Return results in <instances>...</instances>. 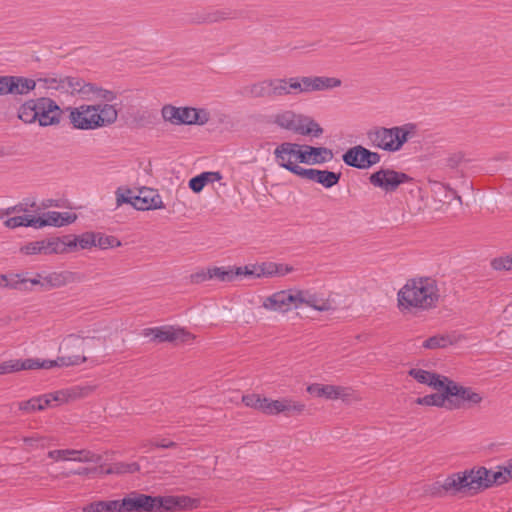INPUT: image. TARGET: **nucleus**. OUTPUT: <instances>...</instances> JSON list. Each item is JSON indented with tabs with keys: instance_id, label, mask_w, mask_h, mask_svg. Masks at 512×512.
Instances as JSON below:
<instances>
[{
	"instance_id": "1",
	"label": "nucleus",
	"mask_w": 512,
	"mask_h": 512,
	"mask_svg": "<svg viewBox=\"0 0 512 512\" xmlns=\"http://www.w3.org/2000/svg\"><path fill=\"white\" fill-rule=\"evenodd\" d=\"M439 289L434 279L420 277L409 279L398 291V307L402 312L418 313L437 306Z\"/></svg>"
},
{
	"instance_id": "2",
	"label": "nucleus",
	"mask_w": 512,
	"mask_h": 512,
	"mask_svg": "<svg viewBox=\"0 0 512 512\" xmlns=\"http://www.w3.org/2000/svg\"><path fill=\"white\" fill-rule=\"evenodd\" d=\"M69 123L77 130H95L107 127L116 122L118 111L114 105L105 104H81L76 107H68Z\"/></svg>"
},
{
	"instance_id": "3",
	"label": "nucleus",
	"mask_w": 512,
	"mask_h": 512,
	"mask_svg": "<svg viewBox=\"0 0 512 512\" xmlns=\"http://www.w3.org/2000/svg\"><path fill=\"white\" fill-rule=\"evenodd\" d=\"M18 118L25 124L38 123L41 127L57 126L63 116V110L49 97H38L22 103L17 111Z\"/></svg>"
},
{
	"instance_id": "4",
	"label": "nucleus",
	"mask_w": 512,
	"mask_h": 512,
	"mask_svg": "<svg viewBox=\"0 0 512 512\" xmlns=\"http://www.w3.org/2000/svg\"><path fill=\"white\" fill-rule=\"evenodd\" d=\"M415 128L414 124H405L390 128L375 126L366 132V137L371 147L394 153L402 149L403 145L414 134Z\"/></svg>"
},
{
	"instance_id": "5",
	"label": "nucleus",
	"mask_w": 512,
	"mask_h": 512,
	"mask_svg": "<svg viewBox=\"0 0 512 512\" xmlns=\"http://www.w3.org/2000/svg\"><path fill=\"white\" fill-rule=\"evenodd\" d=\"M274 123L280 128L303 136L319 137L322 127L312 118L286 110L274 116Z\"/></svg>"
},
{
	"instance_id": "6",
	"label": "nucleus",
	"mask_w": 512,
	"mask_h": 512,
	"mask_svg": "<svg viewBox=\"0 0 512 512\" xmlns=\"http://www.w3.org/2000/svg\"><path fill=\"white\" fill-rule=\"evenodd\" d=\"M161 116L172 125H205L210 120V113L206 109L176 107L172 104L161 108Z\"/></svg>"
},
{
	"instance_id": "7",
	"label": "nucleus",
	"mask_w": 512,
	"mask_h": 512,
	"mask_svg": "<svg viewBox=\"0 0 512 512\" xmlns=\"http://www.w3.org/2000/svg\"><path fill=\"white\" fill-rule=\"evenodd\" d=\"M449 410L470 409L483 401V396L471 387L463 386L447 378Z\"/></svg>"
},
{
	"instance_id": "8",
	"label": "nucleus",
	"mask_w": 512,
	"mask_h": 512,
	"mask_svg": "<svg viewBox=\"0 0 512 512\" xmlns=\"http://www.w3.org/2000/svg\"><path fill=\"white\" fill-rule=\"evenodd\" d=\"M73 249H75V244L64 242L63 237H49L27 243L21 247V252L25 255H52L65 254Z\"/></svg>"
},
{
	"instance_id": "9",
	"label": "nucleus",
	"mask_w": 512,
	"mask_h": 512,
	"mask_svg": "<svg viewBox=\"0 0 512 512\" xmlns=\"http://www.w3.org/2000/svg\"><path fill=\"white\" fill-rule=\"evenodd\" d=\"M300 154H302L301 144L292 142H283L274 150L276 163L297 176H300L305 169L297 164L300 163Z\"/></svg>"
},
{
	"instance_id": "10",
	"label": "nucleus",
	"mask_w": 512,
	"mask_h": 512,
	"mask_svg": "<svg viewBox=\"0 0 512 512\" xmlns=\"http://www.w3.org/2000/svg\"><path fill=\"white\" fill-rule=\"evenodd\" d=\"M412 180L408 174L391 168H381L369 176V183L385 193H393L400 185Z\"/></svg>"
},
{
	"instance_id": "11",
	"label": "nucleus",
	"mask_w": 512,
	"mask_h": 512,
	"mask_svg": "<svg viewBox=\"0 0 512 512\" xmlns=\"http://www.w3.org/2000/svg\"><path fill=\"white\" fill-rule=\"evenodd\" d=\"M94 338H82L80 336L70 334L63 339L59 346L60 358L70 357L71 366H79L86 362V348L90 343L94 342Z\"/></svg>"
},
{
	"instance_id": "12",
	"label": "nucleus",
	"mask_w": 512,
	"mask_h": 512,
	"mask_svg": "<svg viewBox=\"0 0 512 512\" xmlns=\"http://www.w3.org/2000/svg\"><path fill=\"white\" fill-rule=\"evenodd\" d=\"M434 497H444L446 495L456 496L465 494L468 491L467 476L464 471L455 472L448 475L442 482H435L429 489Z\"/></svg>"
},
{
	"instance_id": "13",
	"label": "nucleus",
	"mask_w": 512,
	"mask_h": 512,
	"mask_svg": "<svg viewBox=\"0 0 512 512\" xmlns=\"http://www.w3.org/2000/svg\"><path fill=\"white\" fill-rule=\"evenodd\" d=\"M342 160L347 166L367 170L381 161V155L362 145H356L342 155Z\"/></svg>"
},
{
	"instance_id": "14",
	"label": "nucleus",
	"mask_w": 512,
	"mask_h": 512,
	"mask_svg": "<svg viewBox=\"0 0 512 512\" xmlns=\"http://www.w3.org/2000/svg\"><path fill=\"white\" fill-rule=\"evenodd\" d=\"M141 334L158 343L175 341L185 342L192 338L191 334L185 329L169 325L145 328L142 330Z\"/></svg>"
},
{
	"instance_id": "15",
	"label": "nucleus",
	"mask_w": 512,
	"mask_h": 512,
	"mask_svg": "<svg viewBox=\"0 0 512 512\" xmlns=\"http://www.w3.org/2000/svg\"><path fill=\"white\" fill-rule=\"evenodd\" d=\"M298 290H282L273 293L263 301V307L267 310L286 312L291 307L298 308Z\"/></svg>"
},
{
	"instance_id": "16",
	"label": "nucleus",
	"mask_w": 512,
	"mask_h": 512,
	"mask_svg": "<svg viewBox=\"0 0 512 512\" xmlns=\"http://www.w3.org/2000/svg\"><path fill=\"white\" fill-rule=\"evenodd\" d=\"M154 512L177 511L194 507L195 500L188 496H153Z\"/></svg>"
},
{
	"instance_id": "17",
	"label": "nucleus",
	"mask_w": 512,
	"mask_h": 512,
	"mask_svg": "<svg viewBox=\"0 0 512 512\" xmlns=\"http://www.w3.org/2000/svg\"><path fill=\"white\" fill-rule=\"evenodd\" d=\"M77 219V215L71 212L48 211L41 216H34L35 228L46 226L63 227L72 224Z\"/></svg>"
},
{
	"instance_id": "18",
	"label": "nucleus",
	"mask_w": 512,
	"mask_h": 512,
	"mask_svg": "<svg viewBox=\"0 0 512 512\" xmlns=\"http://www.w3.org/2000/svg\"><path fill=\"white\" fill-rule=\"evenodd\" d=\"M153 496L131 493L121 500L122 512H154Z\"/></svg>"
},
{
	"instance_id": "19",
	"label": "nucleus",
	"mask_w": 512,
	"mask_h": 512,
	"mask_svg": "<svg viewBox=\"0 0 512 512\" xmlns=\"http://www.w3.org/2000/svg\"><path fill=\"white\" fill-rule=\"evenodd\" d=\"M48 457L55 461L97 462L99 457L89 450L60 449L48 452Z\"/></svg>"
},
{
	"instance_id": "20",
	"label": "nucleus",
	"mask_w": 512,
	"mask_h": 512,
	"mask_svg": "<svg viewBox=\"0 0 512 512\" xmlns=\"http://www.w3.org/2000/svg\"><path fill=\"white\" fill-rule=\"evenodd\" d=\"M464 472L467 476L468 491L471 494H475L489 488V469L486 467H473L471 469L464 470Z\"/></svg>"
},
{
	"instance_id": "21",
	"label": "nucleus",
	"mask_w": 512,
	"mask_h": 512,
	"mask_svg": "<svg viewBox=\"0 0 512 512\" xmlns=\"http://www.w3.org/2000/svg\"><path fill=\"white\" fill-rule=\"evenodd\" d=\"M299 177L313 181L322 185L324 188L329 189L338 184L341 173H336L329 170L305 168Z\"/></svg>"
},
{
	"instance_id": "22",
	"label": "nucleus",
	"mask_w": 512,
	"mask_h": 512,
	"mask_svg": "<svg viewBox=\"0 0 512 512\" xmlns=\"http://www.w3.org/2000/svg\"><path fill=\"white\" fill-rule=\"evenodd\" d=\"M302 154L300 163L315 165L329 162L333 159L334 154L331 149L326 147H313L309 145H301Z\"/></svg>"
},
{
	"instance_id": "23",
	"label": "nucleus",
	"mask_w": 512,
	"mask_h": 512,
	"mask_svg": "<svg viewBox=\"0 0 512 512\" xmlns=\"http://www.w3.org/2000/svg\"><path fill=\"white\" fill-rule=\"evenodd\" d=\"M5 95H27L36 87V81L22 76H4Z\"/></svg>"
},
{
	"instance_id": "24",
	"label": "nucleus",
	"mask_w": 512,
	"mask_h": 512,
	"mask_svg": "<svg viewBox=\"0 0 512 512\" xmlns=\"http://www.w3.org/2000/svg\"><path fill=\"white\" fill-rule=\"evenodd\" d=\"M438 393H433L416 399L418 405L434 406L449 410V395L447 378L442 379V387H432Z\"/></svg>"
},
{
	"instance_id": "25",
	"label": "nucleus",
	"mask_w": 512,
	"mask_h": 512,
	"mask_svg": "<svg viewBox=\"0 0 512 512\" xmlns=\"http://www.w3.org/2000/svg\"><path fill=\"white\" fill-rule=\"evenodd\" d=\"M133 207L145 211L163 207V202L158 193L152 189H142L134 198Z\"/></svg>"
},
{
	"instance_id": "26",
	"label": "nucleus",
	"mask_w": 512,
	"mask_h": 512,
	"mask_svg": "<svg viewBox=\"0 0 512 512\" xmlns=\"http://www.w3.org/2000/svg\"><path fill=\"white\" fill-rule=\"evenodd\" d=\"M73 78L74 77L70 76H48L45 78H39L38 82H42L46 89L71 94L72 86L77 85V82L73 83Z\"/></svg>"
},
{
	"instance_id": "27",
	"label": "nucleus",
	"mask_w": 512,
	"mask_h": 512,
	"mask_svg": "<svg viewBox=\"0 0 512 512\" xmlns=\"http://www.w3.org/2000/svg\"><path fill=\"white\" fill-rule=\"evenodd\" d=\"M75 280V274L70 271L51 272L43 277L42 287L44 289L62 287Z\"/></svg>"
},
{
	"instance_id": "28",
	"label": "nucleus",
	"mask_w": 512,
	"mask_h": 512,
	"mask_svg": "<svg viewBox=\"0 0 512 512\" xmlns=\"http://www.w3.org/2000/svg\"><path fill=\"white\" fill-rule=\"evenodd\" d=\"M307 391L311 395L326 399H338L346 395L344 388L333 385L312 384L308 386Z\"/></svg>"
},
{
	"instance_id": "29",
	"label": "nucleus",
	"mask_w": 512,
	"mask_h": 512,
	"mask_svg": "<svg viewBox=\"0 0 512 512\" xmlns=\"http://www.w3.org/2000/svg\"><path fill=\"white\" fill-rule=\"evenodd\" d=\"M77 82V85L72 86V95H79L81 98L92 101L97 100L98 92L100 91V87L93 83H86L83 79L79 77L73 78V83Z\"/></svg>"
},
{
	"instance_id": "30",
	"label": "nucleus",
	"mask_w": 512,
	"mask_h": 512,
	"mask_svg": "<svg viewBox=\"0 0 512 512\" xmlns=\"http://www.w3.org/2000/svg\"><path fill=\"white\" fill-rule=\"evenodd\" d=\"M257 268V278L284 276L293 271V268L291 266L277 264L274 262H263L261 264H257Z\"/></svg>"
},
{
	"instance_id": "31",
	"label": "nucleus",
	"mask_w": 512,
	"mask_h": 512,
	"mask_svg": "<svg viewBox=\"0 0 512 512\" xmlns=\"http://www.w3.org/2000/svg\"><path fill=\"white\" fill-rule=\"evenodd\" d=\"M408 373L419 383L427 384L430 387H442V379L447 378L446 376L418 368H412Z\"/></svg>"
},
{
	"instance_id": "32",
	"label": "nucleus",
	"mask_w": 512,
	"mask_h": 512,
	"mask_svg": "<svg viewBox=\"0 0 512 512\" xmlns=\"http://www.w3.org/2000/svg\"><path fill=\"white\" fill-rule=\"evenodd\" d=\"M298 307L305 304L317 311H328L331 309V304L327 300L318 298L315 294L309 291L298 290Z\"/></svg>"
},
{
	"instance_id": "33",
	"label": "nucleus",
	"mask_w": 512,
	"mask_h": 512,
	"mask_svg": "<svg viewBox=\"0 0 512 512\" xmlns=\"http://www.w3.org/2000/svg\"><path fill=\"white\" fill-rule=\"evenodd\" d=\"M305 408L306 405L301 401H296L288 397L279 399V414H283L285 417L301 415Z\"/></svg>"
},
{
	"instance_id": "34",
	"label": "nucleus",
	"mask_w": 512,
	"mask_h": 512,
	"mask_svg": "<svg viewBox=\"0 0 512 512\" xmlns=\"http://www.w3.org/2000/svg\"><path fill=\"white\" fill-rule=\"evenodd\" d=\"M83 512H122L121 500L95 501L83 507Z\"/></svg>"
},
{
	"instance_id": "35",
	"label": "nucleus",
	"mask_w": 512,
	"mask_h": 512,
	"mask_svg": "<svg viewBox=\"0 0 512 512\" xmlns=\"http://www.w3.org/2000/svg\"><path fill=\"white\" fill-rule=\"evenodd\" d=\"M49 396H38L19 403V409L25 412L44 410L49 406Z\"/></svg>"
},
{
	"instance_id": "36",
	"label": "nucleus",
	"mask_w": 512,
	"mask_h": 512,
	"mask_svg": "<svg viewBox=\"0 0 512 512\" xmlns=\"http://www.w3.org/2000/svg\"><path fill=\"white\" fill-rule=\"evenodd\" d=\"M247 93L252 98L270 99L269 78L255 82L247 87Z\"/></svg>"
},
{
	"instance_id": "37",
	"label": "nucleus",
	"mask_w": 512,
	"mask_h": 512,
	"mask_svg": "<svg viewBox=\"0 0 512 512\" xmlns=\"http://www.w3.org/2000/svg\"><path fill=\"white\" fill-rule=\"evenodd\" d=\"M270 99L287 96L286 78H269Z\"/></svg>"
},
{
	"instance_id": "38",
	"label": "nucleus",
	"mask_w": 512,
	"mask_h": 512,
	"mask_svg": "<svg viewBox=\"0 0 512 512\" xmlns=\"http://www.w3.org/2000/svg\"><path fill=\"white\" fill-rule=\"evenodd\" d=\"M341 80L336 77L315 76V91H326L340 87Z\"/></svg>"
},
{
	"instance_id": "39",
	"label": "nucleus",
	"mask_w": 512,
	"mask_h": 512,
	"mask_svg": "<svg viewBox=\"0 0 512 512\" xmlns=\"http://www.w3.org/2000/svg\"><path fill=\"white\" fill-rule=\"evenodd\" d=\"M4 225L9 229H15L18 227H33L35 228L34 216L24 215V216H15L8 218Z\"/></svg>"
},
{
	"instance_id": "40",
	"label": "nucleus",
	"mask_w": 512,
	"mask_h": 512,
	"mask_svg": "<svg viewBox=\"0 0 512 512\" xmlns=\"http://www.w3.org/2000/svg\"><path fill=\"white\" fill-rule=\"evenodd\" d=\"M233 18L232 12L229 10H215L206 15L199 17L197 23H214Z\"/></svg>"
},
{
	"instance_id": "41",
	"label": "nucleus",
	"mask_w": 512,
	"mask_h": 512,
	"mask_svg": "<svg viewBox=\"0 0 512 512\" xmlns=\"http://www.w3.org/2000/svg\"><path fill=\"white\" fill-rule=\"evenodd\" d=\"M64 242L75 244V248L79 246L81 249H87L96 245L95 235L91 233L83 234L79 237L72 238L71 236H64Z\"/></svg>"
},
{
	"instance_id": "42",
	"label": "nucleus",
	"mask_w": 512,
	"mask_h": 512,
	"mask_svg": "<svg viewBox=\"0 0 512 512\" xmlns=\"http://www.w3.org/2000/svg\"><path fill=\"white\" fill-rule=\"evenodd\" d=\"M452 344V341L448 336L435 335L426 339L422 346L426 349L445 348Z\"/></svg>"
},
{
	"instance_id": "43",
	"label": "nucleus",
	"mask_w": 512,
	"mask_h": 512,
	"mask_svg": "<svg viewBox=\"0 0 512 512\" xmlns=\"http://www.w3.org/2000/svg\"><path fill=\"white\" fill-rule=\"evenodd\" d=\"M211 279H217L221 282H231L234 280L233 268L212 267L209 268Z\"/></svg>"
},
{
	"instance_id": "44",
	"label": "nucleus",
	"mask_w": 512,
	"mask_h": 512,
	"mask_svg": "<svg viewBox=\"0 0 512 512\" xmlns=\"http://www.w3.org/2000/svg\"><path fill=\"white\" fill-rule=\"evenodd\" d=\"M7 284L9 289H15L19 291L29 290L28 278L22 274H10L7 275Z\"/></svg>"
},
{
	"instance_id": "45",
	"label": "nucleus",
	"mask_w": 512,
	"mask_h": 512,
	"mask_svg": "<svg viewBox=\"0 0 512 512\" xmlns=\"http://www.w3.org/2000/svg\"><path fill=\"white\" fill-rule=\"evenodd\" d=\"M260 411L271 416L279 415V399L273 400L263 397Z\"/></svg>"
},
{
	"instance_id": "46",
	"label": "nucleus",
	"mask_w": 512,
	"mask_h": 512,
	"mask_svg": "<svg viewBox=\"0 0 512 512\" xmlns=\"http://www.w3.org/2000/svg\"><path fill=\"white\" fill-rule=\"evenodd\" d=\"M491 266L497 271H512V254L494 258Z\"/></svg>"
},
{
	"instance_id": "47",
	"label": "nucleus",
	"mask_w": 512,
	"mask_h": 512,
	"mask_svg": "<svg viewBox=\"0 0 512 512\" xmlns=\"http://www.w3.org/2000/svg\"><path fill=\"white\" fill-rule=\"evenodd\" d=\"M115 195L117 207L121 206L122 204H131L133 206L134 198H136V195H133V192L128 188H118L115 192Z\"/></svg>"
},
{
	"instance_id": "48",
	"label": "nucleus",
	"mask_w": 512,
	"mask_h": 512,
	"mask_svg": "<svg viewBox=\"0 0 512 512\" xmlns=\"http://www.w3.org/2000/svg\"><path fill=\"white\" fill-rule=\"evenodd\" d=\"M508 479L505 475L504 469L502 466H498L496 471L489 469V488L495 485H502L507 483Z\"/></svg>"
},
{
	"instance_id": "49",
	"label": "nucleus",
	"mask_w": 512,
	"mask_h": 512,
	"mask_svg": "<svg viewBox=\"0 0 512 512\" xmlns=\"http://www.w3.org/2000/svg\"><path fill=\"white\" fill-rule=\"evenodd\" d=\"M70 360V357L60 358L58 356L55 360H40V366L41 369H51L54 367H71L73 362Z\"/></svg>"
},
{
	"instance_id": "50",
	"label": "nucleus",
	"mask_w": 512,
	"mask_h": 512,
	"mask_svg": "<svg viewBox=\"0 0 512 512\" xmlns=\"http://www.w3.org/2000/svg\"><path fill=\"white\" fill-rule=\"evenodd\" d=\"M286 84H287V96L303 93V88H302V84L300 81V77L286 78Z\"/></svg>"
},
{
	"instance_id": "51",
	"label": "nucleus",
	"mask_w": 512,
	"mask_h": 512,
	"mask_svg": "<svg viewBox=\"0 0 512 512\" xmlns=\"http://www.w3.org/2000/svg\"><path fill=\"white\" fill-rule=\"evenodd\" d=\"M206 175L207 174L201 173V174L191 178L189 180V188L195 193L201 192L203 190L204 186L206 185V183H205Z\"/></svg>"
},
{
	"instance_id": "52",
	"label": "nucleus",
	"mask_w": 512,
	"mask_h": 512,
	"mask_svg": "<svg viewBox=\"0 0 512 512\" xmlns=\"http://www.w3.org/2000/svg\"><path fill=\"white\" fill-rule=\"evenodd\" d=\"M262 399L263 398L257 394H249V395H244L242 397V401L245 404V406L259 410V411H260V406L262 404Z\"/></svg>"
},
{
	"instance_id": "53",
	"label": "nucleus",
	"mask_w": 512,
	"mask_h": 512,
	"mask_svg": "<svg viewBox=\"0 0 512 512\" xmlns=\"http://www.w3.org/2000/svg\"><path fill=\"white\" fill-rule=\"evenodd\" d=\"M34 369H41L40 366V359H18V370H34Z\"/></svg>"
},
{
	"instance_id": "54",
	"label": "nucleus",
	"mask_w": 512,
	"mask_h": 512,
	"mask_svg": "<svg viewBox=\"0 0 512 512\" xmlns=\"http://www.w3.org/2000/svg\"><path fill=\"white\" fill-rule=\"evenodd\" d=\"M257 270V265H246L244 267H236L235 269L233 268L234 279L237 276L242 275L256 277V273L258 272Z\"/></svg>"
},
{
	"instance_id": "55",
	"label": "nucleus",
	"mask_w": 512,
	"mask_h": 512,
	"mask_svg": "<svg viewBox=\"0 0 512 512\" xmlns=\"http://www.w3.org/2000/svg\"><path fill=\"white\" fill-rule=\"evenodd\" d=\"M18 359H12L0 363V375L18 372Z\"/></svg>"
},
{
	"instance_id": "56",
	"label": "nucleus",
	"mask_w": 512,
	"mask_h": 512,
	"mask_svg": "<svg viewBox=\"0 0 512 512\" xmlns=\"http://www.w3.org/2000/svg\"><path fill=\"white\" fill-rule=\"evenodd\" d=\"M300 81L303 88V93L315 92V76H302Z\"/></svg>"
},
{
	"instance_id": "57",
	"label": "nucleus",
	"mask_w": 512,
	"mask_h": 512,
	"mask_svg": "<svg viewBox=\"0 0 512 512\" xmlns=\"http://www.w3.org/2000/svg\"><path fill=\"white\" fill-rule=\"evenodd\" d=\"M435 189L444 190L445 197H448V194H450L454 199H456L460 204H462L461 196H459L457 194V192L454 189H452L451 187L441 184V183H438V182H435ZM434 191L437 192V190H434Z\"/></svg>"
},
{
	"instance_id": "58",
	"label": "nucleus",
	"mask_w": 512,
	"mask_h": 512,
	"mask_svg": "<svg viewBox=\"0 0 512 512\" xmlns=\"http://www.w3.org/2000/svg\"><path fill=\"white\" fill-rule=\"evenodd\" d=\"M207 280H211L210 270H201L191 275V281L193 283H202Z\"/></svg>"
},
{
	"instance_id": "59",
	"label": "nucleus",
	"mask_w": 512,
	"mask_h": 512,
	"mask_svg": "<svg viewBox=\"0 0 512 512\" xmlns=\"http://www.w3.org/2000/svg\"><path fill=\"white\" fill-rule=\"evenodd\" d=\"M98 245L105 249L107 247L120 246L121 243L113 236H105L99 238Z\"/></svg>"
},
{
	"instance_id": "60",
	"label": "nucleus",
	"mask_w": 512,
	"mask_h": 512,
	"mask_svg": "<svg viewBox=\"0 0 512 512\" xmlns=\"http://www.w3.org/2000/svg\"><path fill=\"white\" fill-rule=\"evenodd\" d=\"M117 98V95L115 92L111 90H106L100 87V91L97 95V100H104L106 102H112Z\"/></svg>"
},
{
	"instance_id": "61",
	"label": "nucleus",
	"mask_w": 512,
	"mask_h": 512,
	"mask_svg": "<svg viewBox=\"0 0 512 512\" xmlns=\"http://www.w3.org/2000/svg\"><path fill=\"white\" fill-rule=\"evenodd\" d=\"M203 174H208V176L206 175V178H205V183H214V182H218L222 179V174L218 171L216 172H203Z\"/></svg>"
},
{
	"instance_id": "62",
	"label": "nucleus",
	"mask_w": 512,
	"mask_h": 512,
	"mask_svg": "<svg viewBox=\"0 0 512 512\" xmlns=\"http://www.w3.org/2000/svg\"><path fill=\"white\" fill-rule=\"evenodd\" d=\"M25 211H26V208L24 207L23 204H18V205L6 208V214L7 215H10V214H13V213L25 212Z\"/></svg>"
},
{
	"instance_id": "63",
	"label": "nucleus",
	"mask_w": 512,
	"mask_h": 512,
	"mask_svg": "<svg viewBox=\"0 0 512 512\" xmlns=\"http://www.w3.org/2000/svg\"><path fill=\"white\" fill-rule=\"evenodd\" d=\"M154 445H155V447H158V448H172V447L176 446V443L173 441H170V440L163 439V440L155 442Z\"/></svg>"
},
{
	"instance_id": "64",
	"label": "nucleus",
	"mask_w": 512,
	"mask_h": 512,
	"mask_svg": "<svg viewBox=\"0 0 512 512\" xmlns=\"http://www.w3.org/2000/svg\"><path fill=\"white\" fill-rule=\"evenodd\" d=\"M503 469H504V472H505V475L509 480L512 479V458L509 459L504 465H502Z\"/></svg>"
}]
</instances>
